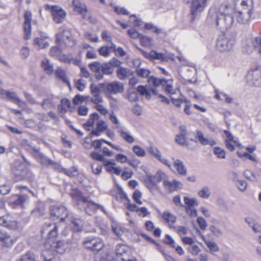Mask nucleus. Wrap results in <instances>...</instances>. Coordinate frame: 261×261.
Listing matches in <instances>:
<instances>
[{"mask_svg": "<svg viewBox=\"0 0 261 261\" xmlns=\"http://www.w3.org/2000/svg\"><path fill=\"white\" fill-rule=\"evenodd\" d=\"M55 73L58 79L61 80L63 83H66L70 87V82L66 77L65 72L64 70L61 68H58L56 69Z\"/></svg>", "mask_w": 261, "mask_h": 261, "instance_id": "72a5a7b5", "label": "nucleus"}, {"mask_svg": "<svg viewBox=\"0 0 261 261\" xmlns=\"http://www.w3.org/2000/svg\"><path fill=\"white\" fill-rule=\"evenodd\" d=\"M127 34L129 37L133 39H140L141 34L139 33L134 29L127 30Z\"/></svg>", "mask_w": 261, "mask_h": 261, "instance_id": "4d7b16f0", "label": "nucleus"}, {"mask_svg": "<svg viewBox=\"0 0 261 261\" xmlns=\"http://www.w3.org/2000/svg\"><path fill=\"white\" fill-rule=\"evenodd\" d=\"M184 201L187 205L186 206H185V209L187 208L189 210H190V207L198 204V202L195 198H190L189 197H185Z\"/></svg>", "mask_w": 261, "mask_h": 261, "instance_id": "ea45409f", "label": "nucleus"}, {"mask_svg": "<svg viewBox=\"0 0 261 261\" xmlns=\"http://www.w3.org/2000/svg\"><path fill=\"white\" fill-rule=\"evenodd\" d=\"M62 40L64 42L66 46H72L74 44L72 35L67 31H64L61 34H57L56 35V42H58L59 43Z\"/></svg>", "mask_w": 261, "mask_h": 261, "instance_id": "ddd939ff", "label": "nucleus"}, {"mask_svg": "<svg viewBox=\"0 0 261 261\" xmlns=\"http://www.w3.org/2000/svg\"><path fill=\"white\" fill-rule=\"evenodd\" d=\"M219 13L217 12L215 9H211L207 17V21L211 24H215L217 27V20L219 18Z\"/></svg>", "mask_w": 261, "mask_h": 261, "instance_id": "a878e982", "label": "nucleus"}, {"mask_svg": "<svg viewBox=\"0 0 261 261\" xmlns=\"http://www.w3.org/2000/svg\"><path fill=\"white\" fill-rule=\"evenodd\" d=\"M241 4L243 7V9L237 12L233 11V15H234V17H236L238 23L245 24L251 17L252 13V7L251 6H248L247 1H243Z\"/></svg>", "mask_w": 261, "mask_h": 261, "instance_id": "7ed1b4c3", "label": "nucleus"}, {"mask_svg": "<svg viewBox=\"0 0 261 261\" xmlns=\"http://www.w3.org/2000/svg\"><path fill=\"white\" fill-rule=\"evenodd\" d=\"M207 0H184L185 3L189 4L191 2V14L192 16L191 18L193 20L194 18L200 14L204 9L205 4Z\"/></svg>", "mask_w": 261, "mask_h": 261, "instance_id": "0eeeda50", "label": "nucleus"}, {"mask_svg": "<svg viewBox=\"0 0 261 261\" xmlns=\"http://www.w3.org/2000/svg\"><path fill=\"white\" fill-rule=\"evenodd\" d=\"M0 241L5 247H10L12 245V241L10 236L7 233L1 232L0 234Z\"/></svg>", "mask_w": 261, "mask_h": 261, "instance_id": "473e14b6", "label": "nucleus"}, {"mask_svg": "<svg viewBox=\"0 0 261 261\" xmlns=\"http://www.w3.org/2000/svg\"><path fill=\"white\" fill-rule=\"evenodd\" d=\"M50 251H56L59 254L63 253L67 248V244L63 241L57 240L49 244Z\"/></svg>", "mask_w": 261, "mask_h": 261, "instance_id": "dca6fc26", "label": "nucleus"}, {"mask_svg": "<svg viewBox=\"0 0 261 261\" xmlns=\"http://www.w3.org/2000/svg\"><path fill=\"white\" fill-rule=\"evenodd\" d=\"M247 80L255 87L261 86V72L258 70L252 71L247 75Z\"/></svg>", "mask_w": 261, "mask_h": 261, "instance_id": "2eb2a0df", "label": "nucleus"}, {"mask_svg": "<svg viewBox=\"0 0 261 261\" xmlns=\"http://www.w3.org/2000/svg\"><path fill=\"white\" fill-rule=\"evenodd\" d=\"M133 152L138 156H144L146 155L145 150L139 145H135L133 148Z\"/></svg>", "mask_w": 261, "mask_h": 261, "instance_id": "09e8293b", "label": "nucleus"}, {"mask_svg": "<svg viewBox=\"0 0 261 261\" xmlns=\"http://www.w3.org/2000/svg\"><path fill=\"white\" fill-rule=\"evenodd\" d=\"M116 257L122 260H129L132 255L130 248L126 245L121 243L117 244L115 247Z\"/></svg>", "mask_w": 261, "mask_h": 261, "instance_id": "1a4fd4ad", "label": "nucleus"}, {"mask_svg": "<svg viewBox=\"0 0 261 261\" xmlns=\"http://www.w3.org/2000/svg\"><path fill=\"white\" fill-rule=\"evenodd\" d=\"M16 261H36L35 255L33 252L28 251Z\"/></svg>", "mask_w": 261, "mask_h": 261, "instance_id": "c9c22d12", "label": "nucleus"}, {"mask_svg": "<svg viewBox=\"0 0 261 261\" xmlns=\"http://www.w3.org/2000/svg\"><path fill=\"white\" fill-rule=\"evenodd\" d=\"M34 150L35 152H38L37 156L40 163L43 166L49 167L53 160L46 156L43 153L38 152V149H34Z\"/></svg>", "mask_w": 261, "mask_h": 261, "instance_id": "bb28decb", "label": "nucleus"}, {"mask_svg": "<svg viewBox=\"0 0 261 261\" xmlns=\"http://www.w3.org/2000/svg\"><path fill=\"white\" fill-rule=\"evenodd\" d=\"M72 4L74 6L75 11H77L82 15H83L85 13H87L88 10L86 6L84 4H82L79 1H73Z\"/></svg>", "mask_w": 261, "mask_h": 261, "instance_id": "c85d7f7f", "label": "nucleus"}, {"mask_svg": "<svg viewBox=\"0 0 261 261\" xmlns=\"http://www.w3.org/2000/svg\"><path fill=\"white\" fill-rule=\"evenodd\" d=\"M24 21L23 24L24 38L28 40L31 37L32 14L30 11H27L24 15Z\"/></svg>", "mask_w": 261, "mask_h": 261, "instance_id": "f8f14e48", "label": "nucleus"}, {"mask_svg": "<svg viewBox=\"0 0 261 261\" xmlns=\"http://www.w3.org/2000/svg\"><path fill=\"white\" fill-rule=\"evenodd\" d=\"M195 138H198L200 143L203 145H206L208 144V139L204 137L203 133L200 130H196Z\"/></svg>", "mask_w": 261, "mask_h": 261, "instance_id": "c03bdc74", "label": "nucleus"}, {"mask_svg": "<svg viewBox=\"0 0 261 261\" xmlns=\"http://www.w3.org/2000/svg\"><path fill=\"white\" fill-rule=\"evenodd\" d=\"M90 156L96 161L102 162L103 163L106 160H107V159H106L102 154H100L97 152L93 151L91 152Z\"/></svg>", "mask_w": 261, "mask_h": 261, "instance_id": "864d4df0", "label": "nucleus"}, {"mask_svg": "<svg viewBox=\"0 0 261 261\" xmlns=\"http://www.w3.org/2000/svg\"><path fill=\"white\" fill-rule=\"evenodd\" d=\"M42 261H60V258L49 250H43L41 253Z\"/></svg>", "mask_w": 261, "mask_h": 261, "instance_id": "393cba45", "label": "nucleus"}, {"mask_svg": "<svg viewBox=\"0 0 261 261\" xmlns=\"http://www.w3.org/2000/svg\"><path fill=\"white\" fill-rule=\"evenodd\" d=\"M166 176V174L161 170H158L154 175H151L150 173H146V178L149 180H151L156 184L164 179Z\"/></svg>", "mask_w": 261, "mask_h": 261, "instance_id": "412c9836", "label": "nucleus"}, {"mask_svg": "<svg viewBox=\"0 0 261 261\" xmlns=\"http://www.w3.org/2000/svg\"><path fill=\"white\" fill-rule=\"evenodd\" d=\"M148 82L152 85L153 86L156 87L160 85V83H161L159 79L156 78L153 76H149L148 78Z\"/></svg>", "mask_w": 261, "mask_h": 261, "instance_id": "338daca9", "label": "nucleus"}, {"mask_svg": "<svg viewBox=\"0 0 261 261\" xmlns=\"http://www.w3.org/2000/svg\"><path fill=\"white\" fill-rule=\"evenodd\" d=\"M108 63L111 66L112 68H113L114 69L115 67H117V68H119L121 67V65L122 64V62L119 60L118 59L113 58L112 59H111Z\"/></svg>", "mask_w": 261, "mask_h": 261, "instance_id": "6e6d98bb", "label": "nucleus"}, {"mask_svg": "<svg viewBox=\"0 0 261 261\" xmlns=\"http://www.w3.org/2000/svg\"><path fill=\"white\" fill-rule=\"evenodd\" d=\"M138 92L142 96H145V98L149 100L151 98V94L150 93V91L148 89L146 88V86H144L143 85H139L137 87Z\"/></svg>", "mask_w": 261, "mask_h": 261, "instance_id": "e433bc0d", "label": "nucleus"}, {"mask_svg": "<svg viewBox=\"0 0 261 261\" xmlns=\"http://www.w3.org/2000/svg\"><path fill=\"white\" fill-rule=\"evenodd\" d=\"M71 228L74 232H79L82 230L84 225V221L81 218H71L70 220Z\"/></svg>", "mask_w": 261, "mask_h": 261, "instance_id": "4be33fe9", "label": "nucleus"}, {"mask_svg": "<svg viewBox=\"0 0 261 261\" xmlns=\"http://www.w3.org/2000/svg\"><path fill=\"white\" fill-rule=\"evenodd\" d=\"M197 222L199 226V227L202 230L205 229L207 224L206 220L201 217H199L197 219Z\"/></svg>", "mask_w": 261, "mask_h": 261, "instance_id": "774afa93", "label": "nucleus"}, {"mask_svg": "<svg viewBox=\"0 0 261 261\" xmlns=\"http://www.w3.org/2000/svg\"><path fill=\"white\" fill-rule=\"evenodd\" d=\"M120 198L122 199H125L127 200V202H125L124 203V205L125 207L128 210H129V211H131V212H137L138 209L139 207L137 206V205L136 204H135V203H131L130 202L129 199H128L126 194L124 192L121 191L120 193Z\"/></svg>", "mask_w": 261, "mask_h": 261, "instance_id": "5701e85b", "label": "nucleus"}, {"mask_svg": "<svg viewBox=\"0 0 261 261\" xmlns=\"http://www.w3.org/2000/svg\"><path fill=\"white\" fill-rule=\"evenodd\" d=\"M53 168L55 171H58L59 172H63L64 171V168L62 167L60 163L52 161L50 165L49 166Z\"/></svg>", "mask_w": 261, "mask_h": 261, "instance_id": "052dcab7", "label": "nucleus"}, {"mask_svg": "<svg viewBox=\"0 0 261 261\" xmlns=\"http://www.w3.org/2000/svg\"><path fill=\"white\" fill-rule=\"evenodd\" d=\"M219 18L217 27L220 30H227L233 22V8L228 4H222L219 8Z\"/></svg>", "mask_w": 261, "mask_h": 261, "instance_id": "f257e3e1", "label": "nucleus"}, {"mask_svg": "<svg viewBox=\"0 0 261 261\" xmlns=\"http://www.w3.org/2000/svg\"><path fill=\"white\" fill-rule=\"evenodd\" d=\"M188 136L183 134H178L176 135L175 141L179 145L183 146H186L190 149L193 150L195 149L194 147H190V144L188 141Z\"/></svg>", "mask_w": 261, "mask_h": 261, "instance_id": "aec40b11", "label": "nucleus"}, {"mask_svg": "<svg viewBox=\"0 0 261 261\" xmlns=\"http://www.w3.org/2000/svg\"><path fill=\"white\" fill-rule=\"evenodd\" d=\"M58 234V227L55 224H54L53 228L50 229L48 232L47 238L45 243V246L47 247L53 241H57L56 238Z\"/></svg>", "mask_w": 261, "mask_h": 261, "instance_id": "6ab92c4d", "label": "nucleus"}, {"mask_svg": "<svg viewBox=\"0 0 261 261\" xmlns=\"http://www.w3.org/2000/svg\"><path fill=\"white\" fill-rule=\"evenodd\" d=\"M252 46L249 47L246 51L247 54H250L254 48L258 51V53L261 55V37H257L252 40Z\"/></svg>", "mask_w": 261, "mask_h": 261, "instance_id": "b1692460", "label": "nucleus"}, {"mask_svg": "<svg viewBox=\"0 0 261 261\" xmlns=\"http://www.w3.org/2000/svg\"><path fill=\"white\" fill-rule=\"evenodd\" d=\"M51 12L54 21L58 23L62 22L66 15L65 12L58 6H51Z\"/></svg>", "mask_w": 261, "mask_h": 261, "instance_id": "4468645a", "label": "nucleus"}, {"mask_svg": "<svg viewBox=\"0 0 261 261\" xmlns=\"http://www.w3.org/2000/svg\"><path fill=\"white\" fill-rule=\"evenodd\" d=\"M41 66L47 74H50L53 73L54 67L51 64H49V61L47 59H44L42 61Z\"/></svg>", "mask_w": 261, "mask_h": 261, "instance_id": "4c0bfd02", "label": "nucleus"}, {"mask_svg": "<svg viewBox=\"0 0 261 261\" xmlns=\"http://www.w3.org/2000/svg\"><path fill=\"white\" fill-rule=\"evenodd\" d=\"M162 217L167 222H170L172 223H175V222L176 220V217L175 216H173L171 213L167 212H165L163 213Z\"/></svg>", "mask_w": 261, "mask_h": 261, "instance_id": "de8ad7c7", "label": "nucleus"}, {"mask_svg": "<svg viewBox=\"0 0 261 261\" xmlns=\"http://www.w3.org/2000/svg\"><path fill=\"white\" fill-rule=\"evenodd\" d=\"M1 93L5 95L6 97L13 102L19 103L21 102V100L17 96V94L13 92H10L7 90H2Z\"/></svg>", "mask_w": 261, "mask_h": 261, "instance_id": "7c9ffc66", "label": "nucleus"}, {"mask_svg": "<svg viewBox=\"0 0 261 261\" xmlns=\"http://www.w3.org/2000/svg\"><path fill=\"white\" fill-rule=\"evenodd\" d=\"M63 173L69 177L76 176L79 174L77 169L74 166L70 167L69 169H64Z\"/></svg>", "mask_w": 261, "mask_h": 261, "instance_id": "37998d69", "label": "nucleus"}, {"mask_svg": "<svg viewBox=\"0 0 261 261\" xmlns=\"http://www.w3.org/2000/svg\"><path fill=\"white\" fill-rule=\"evenodd\" d=\"M137 61L139 62V64L136 67L135 72L137 74L138 76L142 78H148V76H149V75L151 72L150 71L144 68H140L139 66L141 64V62H139V60Z\"/></svg>", "mask_w": 261, "mask_h": 261, "instance_id": "c756f323", "label": "nucleus"}, {"mask_svg": "<svg viewBox=\"0 0 261 261\" xmlns=\"http://www.w3.org/2000/svg\"><path fill=\"white\" fill-rule=\"evenodd\" d=\"M103 164L106 167V170L108 172H112L116 163L113 161L107 160L104 162Z\"/></svg>", "mask_w": 261, "mask_h": 261, "instance_id": "8fccbe9b", "label": "nucleus"}, {"mask_svg": "<svg viewBox=\"0 0 261 261\" xmlns=\"http://www.w3.org/2000/svg\"><path fill=\"white\" fill-rule=\"evenodd\" d=\"M88 98V97H85L84 96L77 94L72 99L73 103L75 105H77L80 103H82L83 102L86 98Z\"/></svg>", "mask_w": 261, "mask_h": 261, "instance_id": "e2e57ef3", "label": "nucleus"}, {"mask_svg": "<svg viewBox=\"0 0 261 261\" xmlns=\"http://www.w3.org/2000/svg\"><path fill=\"white\" fill-rule=\"evenodd\" d=\"M174 166L180 175L185 176L187 175V168L181 160L178 159L175 160L174 162Z\"/></svg>", "mask_w": 261, "mask_h": 261, "instance_id": "cd10ccee", "label": "nucleus"}, {"mask_svg": "<svg viewBox=\"0 0 261 261\" xmlns=\"http://www.w3.org/2000/svg\"><path fill=\"white\" fill-rule=\"evenodd\" d=\"M43 209L41 207H36L31 211V215L34 217H39L43 215Z\"/></svg>", "mask_w": 261, "mask_h": 261, "instance_id": "0e129e2a", "label": "nucleus"}, {"mask_svg": "<svg viewBox=\"0 0 261 261\" xmlns=\"http://www.w3.org/2000/svg\"><path fill=\"white\" fill-rule=\"evenodd\" d=\"M84 206V210L86 214L89 215H92V214L97 210L100 209L105 212L103 207L97 203L92 201L89 197H87L86 200L82 202Z\"/></svg>", "mask_w": 261, "mask_h": 261, "instance_id": "9b49d317", "label": "nucleus"}, {"mask_svg": "<svg viewBox=\"0 0 261 261\" xmlns=\"http://www.w3.org/2000/svg\"><path fill=\"white\" fill-rule=\"evenodd\" d=\"M235 43L233 37H226L224 36H220L217 40V47L221 51L230 50Z\"/></svg>", "mask_w": 261, "mask_h": 261, "instance_id": "6e6552de", "label": "nucleus"}, {"mask_svg": "<svg viewBox=\"0 0 261 261\" xmlns=\"http://www.w3.org/2000/svg\"><path fill=\"white\" fill-rule=\"evenodd\" d=\"M92 172L95 174H99L102 170V166L96 163L91 164V165Z\"/></svg>", "mask_w": 261, "mask_h": 261, "instance_id": "bf43d9fd", "label": "nucleus"}, {"mask_svg": "<svg viewBox=\"0 0 261 261\" xmlns=\"http://www.w3.org/2000/svg\"><path fill=\"white\" fill-rule=\"evenodd\" d=\"M141 192L139 190L136 189L133 193V198L134 200V201L138 204H142V202L140 200V198H141Z\"/></svg>", "mask_w": 261, "mask_h": 261, "instance_id": "5fc2aeb1", "label": "nucleus"}, {"mask_svg": "<svg viewBox=\"0 0 261 261\" xmlns=\"http://www.w3.org/2000/svg\"><path fill=\"white\" fill-rule=\"evenodd\" d=\"M11 171L18 180H23L30 177V172L28 167L24 163L19 161L14 162Z\"/></svg>", "mask_w": 261, "mask_h": 261, "instance_id": "20e7f679", "label": "nucleus"}, {"mask_svg": "<svg viewBox=\"0 0 261 261\" xmlns=\"http://www.w3.org/2000/svg\"><path fill=\"white\" fill-rule=\"evenodd\" d=\"M164 243L167 245H170L172 248H175V245L174 244V243H175L174 241L172 238V237L169 234H166L165 236V238L164 240Z\"/></svg>", "mask_w": 261, "mask_h": 261, "instance_id": "69168bd1", "label": "nucleus"}, {"mask_svg": "<svg viewBox=\"0 0 261 261\" xmlns=\"http://www.w3.org/2000/svg\"><path fill=\"white\" fill-rule=\"evenodd\" d=\"M198 195L202 198H208L211 195L210 189L207 187H204L198 192Z\"/></svg>", "mask_w": 261, "mask_h": 261, "instance_id": "603ef678", "label": "nucleus"}, {"mask_svg": "<svg viewBox=\"0 0 261 261\" xmlns=\"http://www.w3.org/2000/svg\"><path fill=\"white\" fill-rule=\"evenodd\" d=\"M205 243L211 251L217 252L219 251V247L215 242L212 241H205Z\"/></svg>", "mask_w": 261, "mask_h": 261, "instance_id": "13d9d810", "label": "nucleus"}, {"mask_svg": "<svg viewBox=\"0 0 261 261\" xmlns=\"http://www.w3.org/2000/svg\"><path fill=\"white\" fill-rule=\"evenodd\" d=\"M148 152L153 155L156 159L158 158H160V152L159 150L154 146H150L148 148Z\"/></svg>", "mask_w": 261, "mask_h": 261, "instance_id": "680f3d73", "label": "nucleus"}, {"mask_svg": "<svg viewBox=\"0 0 261 261\" xmlns=\"http://www.w3.org/2000/svg\"><path fill=\"white\" fill-rule=\"evenodd\" d=\"M214 153L219 159H225L226 153L224 149L219 147L214 148Z\"/></svg>", "mask_w": 261, "mask_h": 261, "instance_id": "49530a36", "label": "nucleus"}, {"mask_svg": "<svg viewBox=\"0 0 261 261\" xmlns=\"http://www.w3.org/2000/svg\"><path fill=\"white\" fill-rule=\"evenodd\" d=\"M101 88L106 89L107 91L111 94H117L118 93H122L124 91V86L123 84L119 82L114 81L106 84L101 83L100 84Z\"/></svg>", "mask_w": 261, "mask_h": 261, "instance_id": "9d476101", "label": "nucleus"}, {"mask_svg": "<svg viewBox=\"0 0 261 261\" xmlns=\"http://www.w3.org/2000/svg\"><path fill=\"white\" fill-rule=\"evenodd\" d=\"M116 72L117 77L120 80H125L129 76L133 75L134 73L129 68L122 66L117 68Z\"/></svg>", "mask_w": 261, "mask_h": 261, "instance_id": "a211bd4d", "label": "nucleus"}, {"mask_svg": "<svg viewBox=\"0 0 261 261\" xmlns=\"http://www.w3.org/2000/svg\"><path fill=\"white\" fill-rule=\"evenodd\" d=\"M118 132L120 133V136L128 143H132L134 142V138L127 133L122 130H118Z\"/></svg>", "mask_w": 261, "mask_h": 261, "instance_id": "a18cd8bd", "label": "nucleus"}, {"mask_svg": "<svg viewBox=\"0 0 261 261\" xmlns=\"http://www.w3.org/2000/svg\"><path fill=\"white\" fill-rule=\"evenodd\" d=\"M70 195L74 199L79 202H83L86 200L87 197H84L82 194V192L77 189L73 190L70 193Z\"/></svg>", "mask_w": 261, "mask_h": 261, "instance_id": "f704fd0d", "label": "nucleus"}, {"mask_svg": "<svg viewBox=\"0 0 261 261\" xmlns=\"http://www.w3.org/2000/svg\"><path fill=\"white\" fill-rule=\"evenodd\" d=\"M151 60H161L162 61H167V57L165 55L161 53H158L154 50H151Z\"/></svg>", "mask_w": 261, "mask_h": 261, "instance_id": "79ce46f5", "label": "nucleus"}, {"mask_svg": "<svg viewBox=\"0 0 261 261\" xmlns=\"http://www.w3.org/2000/svg\"><path fill=\"white\" fill-rule=\"evenodd\" d=\"M88 67L91 71L94 73V77L97 80H102L103 75H111L114 72L113 68L107 63H101L99 62H93L89 64Z\"/></svg>", "mask_w": 261, "mask_h": 261, "instance_id": "f03ea898", "label": "nucleus"}, {"mask_svg": "<svg viewBox=\"0 0 261 261\" xmlns=\"http://www.w3.org/2000/svg\"><path fill=\"white\" fill-rule=\"evenodd\" d=\"M84 247L94 252L100 251L103 247V243L98 237H87L84 241Z\"/></svg>", "mask_w": 261, "mask_h": 261, "instance_id": "39448f33", "label": "nucleus"}, {"mask_svg": "<svg viewBox=\"0 0 261 261\" xmlns=\"http://www.w3.org/2000/svg\"><path fill=\"white\" fill-rule=\"evenodd\" d=\"M99 117V115L97 113H94L91 114L88 120L86 123L84 124L83 126L93 127L95 123V120H98Z\"/></svg>", "mask_w": 261, "mask_h": 261, "instance_id": "a19ab883", "label": "nucleus"}, {"mask_svg": "<svg viewBox=\"0 0 261 261\" xmlns=\"http://www.w3.org/2000/svg\"><path fill=\"white\" fill-rule=\"evenodd\" d=\"M57 46H53L50 48V53L52 56H57L62 51V48L60 44V42L58 43L57 42Z\"/></svg>", "mask_w": 261, "mask_h": 261, "instance_id": "3c124183", "label": "nucleus"}, {"mask_svg": "<svg viewBox=\"0 0 261 261\" xmlns=\"http://www.w3.org/2000/svg\"><path fill=\"white\" fill-rule=\"evenodd\" d=\"M14 199L11 202V206L15 208L19 206L23 207L24 203L28 200L29 196L26 194L16 195L13 197Z\"/></svg>", "mask_w": 261, "mask_h": 261, "instance_id": "f3484780", "label": "nucleus"}, {"mask_svg": "<svg viewBox=\"0 0 261 261\" xmlns=\"http://www.w3.org/2000/svg\"><path fill=\"white\" fill-rule=\"evenodd\" d=\"M50 215L53 220L63 222L68 215V211L63 205H52L50 206Z\"/></svg>", "mask_w": 261, "mask_h": 261, "instance_id": "423d86ee", "label": "nucleus"}, {"mask_svg": "<svg viewBox=\"0 0 261 261\" xmlns=\"http://www.w3.org/2000/svg\"><path fill=\"white\" fill-rule=\"evenodd\" d=\"M244 175L248 180L252 181H256L258 180L259 174L255 173L249 170H246L244 172Z\"/></svg>", "mask_w": 261, "mask_h": 261, "instance_id": "58836bf2", "label": "nucleus"}, {"mask_svg": "<svg viewBox=\"0 0 261 261\" xmlns=\"http://www.w3.org/2000/svg\"><path fill=\"white\" fill-rule=\"evenodd\" d=\"M144 182L145 186L151 193L154 194L159 190V187L157 184L151 180H149L147 179V178H146L144 179Z\"/></svg>", "mask_w": 261, "mask_h": 261, "instance_id": "2f4dec72", "label": "nucleus"}]
</instances>
